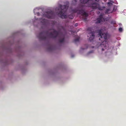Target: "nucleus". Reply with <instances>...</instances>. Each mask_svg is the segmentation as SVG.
<instances>
[{"instance_id":"obj_24","label":"nucleus","mask_w":126,"mask_h":126,"mask_svg":"<svg viewBox=\"0 0 126 126\" xmlns=\"http://www.w3.org/2000/svg\"><path fill=\"white\" fill-rule=\"evenodd\" d=\"M102 50H104V49H103V48H102Z\"/></svg>"},{"instance_id":"obj_16","label":"nucleus","mask_w":126,"mask_h":126,"mask_svg":"<svg viewBox=\"0 0 126 126\" xmlns=\"http://www.w3.org/2000/svg\"><path fill=\"white\" fill-rule=\"evenodd\" d=\"M69 17L70 18L72 19L73 18V17L72 15H71L69 16Z\"/></svg>"},{"instance_id":"obj_5","label":"nucleus","mask_w":126,"mask_h":126,"mask_svg":"<svg viewBox=\"0 0 126 126\" xmlns=\"http://www.w3.org/2000/svg\"><path fill=\"white\" fill-rule=\"evenodd\" d=\"M45 16L48 18L53 19L54 17V13L52 11L47 12Z\"/></svg>"},{"instance_id":"obj_8","label":"nucleus","mask_w":126,"mask_h":126,"mask_svg":"<svg viewBox=\"0 0 126 126\" xmlns=\"http://www.w3.org/2000/svg\"><path fill=\"white\" fill-rule=\"evenodd\" d=\"M104 20V18H103L102 16V15H100L99 17L96 19V24L99 23Z\"/></svg>"},{"instance_id":"obj_4","label":"nucleus","mask_w":126,"mask_h":126,"mask_svg":"<svg viewBox=\"0 0 126 126\" xmlns=\"http://www.w3.org/2000/svg\"><path fill=\"white\" fill-rule=\"evenodd\" d=\"M92 28H89L87 30L89 32V34L90 36L89 38V40L92 41L94 39V31H92Z\"/></svg>"},{"instance_id":"obj_14","label":"nucleus","mask_w":126,"mask_h":126,"mask_svg":"<svg viewBox=\"0 0 126 126\" xmlns=\"http://www.w3.org/2000/svg\"><path fill=\"white\" fill-rule=\"evenodd\" d=\"M79 37H78L77 38L75 39L74 40V42L75 43H76L77 42H78L79 41Z\"/></svg>"},{"instance_id":"obj_1","label":"nucleus","mask_w":126,"mask_h":126,"mask_svg":"<svg viewBox=\"0 0 126 126\" xmlns=\"http://www.w3.org/2000/svg\"><path fill=\"white\" fill-rule=\"evenodd\" d=\"M60 33V31H57L53 30V33L49 32L48 31H43L41 32L37 36L40 40H46L47 39L48 37L55 39L58 36Z\"/></svg>"},{"instance_id":"obj_17","label":"nucleus","mask_w":126,"mask_h":126,"mask_svg":"<svg viewBox=\"0 0 126 126\" xmlns=\"http://www.w3.org/2000/svg\"><path fill=\"white\" fill-rule=\"evenodd\" d=\"M119 30L120 32H122V28H119Z\"/></svg>"},{"instance_id":"obj_21","label":"nucleus","mask_w":126,"mask_h":126,"mask_svg":"<svg viewBox=\"0 0 126 126\" xmlns=\"http://www.w3.org/2000/svg\"><path fill=\"white\" fill-rule=\"evenodd\" d=\"M99 10H102V9H101V8H100V7L99 8Z\"/></svg>"},{"instance_id":"obj_20","label":"nucleus","mask_w":126,"mask_h":126,"mask_svg":"<svg viewBox=\"0 0 126 126\" xmlns=\"http://www.w3.org/2000/svg\"><path fill=\"white\" fill-rule=\"evenodd\" d=\"M78 26V23H76L75 24V27H77Z\"/></svg>"},{"instance_id":"obj_10","label":"nucleus","mask_w":126,"mask_h":126,"mask_svg":"<svg viewBox=\"0 0 126 126\" xmlns=\"http://www.w3.org/2000/svg\"><path fill=\"white\" fill-rule=\"evenodd\" d=\"M64 36H63L62 35L61 37L59 39V42L60 43H62L64 41Z\"/></svg>"},{"instance_id":"obj_22","label":"nucleus","mask_w":126,"mask_h":126,"mask_svg":"<svg viewBox=\"0 0 126 126\" xmlns=\"http://www.w3.org/2000/svg\"><path fill=\"white\" fill-rule=\"evenodd\" d=\"M39 13L38 12L37 13V15L38 16H39Z\"/></svg>"},{"instance_id":"obj_6","label":"nucleus","mask_w":126,"mask_h":126,"mask_svg":"<svg viewBox=\"0 0 126 126\" xmlns=\"http://www.w3.org/2000/svg\"><path fill=\"white\" fill-rule=\"evenodd\" d=\"M79 14L83 16H85L86 17L84 18V20L85 21L86 20L87 18L86 17H88V15L86 13L84 12V10L82 9L80 10L79 11Z\"/></svg>"},{"instance_id":"obj_18","label":"nucleus","mask_w":126,"mask_h":126,"mask_svg":"<svg viewBox=\"0 0 126 126\" xmlns=\"http://www.w3.org/2000/svg\"><path fill=\"white\" fill-rule=\"evenodd\" d=\"M107 4L109 5L112 4V3L111 2H108Z\"/></svg>"},{"instance_id":"obj_13","label":"nucleus","mask_w":126,"mask_h":126,"mask_svg":"<svg viewBox=\"0 0 126 126\" xmlns=\"http://www.w3.org/2000/svg\"><path fill=\"white\" fill-rule=\"evenodd\" d=\"M110 10V9H106L105 11V13L107 14H109V12Z\"/></svg>"},{"instance_id":"obj_11","label":"nucleus","mask_w":126,"mask_h":126,"mask_svg":"<svg viewBox=\"0 0 126 126\" xmlns=\"http://www.w3.org/2000/svg\"><path fill=\"white\" fill-rule=\"evenodd\" d=\"M41 22L44 24L45 25L47 22V20L45 19L41 18Z\"/></svg>"},{"instance_id":"obj_19","label":"nucleus","mask_w":126,"mask_h":126,"mask_svg":"<svg viewBox=\"0 0 126 126\" xmlns=\"http://www.w3.org/2000/svg\"><path fill=\"white\" fill-rule=\"evenodd\" d=\"M61 28L63 30H64V28L63 26H61Z\"/></svg>"},{"instance_id":"obj_7","label":"nucleus","mask_w":126,"mask_h":126,"mask_svg":"<svg viewBox=\"0 0 126 126\" xmlns=\"http://www.w3.org/2000/svg\"><path fill=\"white\" fill-rule=\"evenodd\" d=\"M98 5V4L96 2H94V3H90L88 6L89 7H91L92 8L94 9L97 8Z\"/></svg>"},{"instance_id":"obj_15","label":"nucleus","mask_w":126,"mask_h":126,"mask_svg":"<svg viewBox=\"0 0 126 126\" xmlns=\"http://www.w3.org/2000/svg\"><path fill=\"white\" fill-rule=\"evenodd\" d=\"M111 24L114 25L116 24L115 21H112L111 22Z\"/></svg>"},{"instance_id":"obj_23","label":"nucleus","mask_w":126,"mask_h":126,"mask_svg":"<svg viewBox=\"0 0 126 126\" xmlns=\"http://www.w3.org/2000/svg\"><path fill=\"white\" fill-rule=\"evenodd\" d=\"M95 0V1H99V0Z\"/></svg>"},{"instance_id":"obj_9","label":"nucleus","mask_w":126,"mask_h":126,"mask_svg":"<svg viewBox=\"0 0 126 126\" xmlns=\"http://www.w3.org/2000/svg\"><path fill=\"white\" fill-rule=\"evenodd\" d=\"M92 0H82L81 1V2L82 3L87 4V3L88 5L92 1Z\"/></svg>"},{"instance_id":"obj_12","label":"nucleus","mask_w":126,"mask_h":126,"mask_svg":"<svg viewBox=\"0 0 126 126\" xmlns=\"http://www.w3.org/2000/svg\"><path fill=\"white\" fill-rule=\"evenodd\" d=\"M53 49V47L52 45H50L48 48V50L49 51H51Z\"/></svg>"},{"instance_id":"obj_3","label":"nucleus","mask_w":126,"mask_h":126,"mask_svg":"<svg viewBox=\"0 0 126 126\" xmlns=\"http://www.w3.org/2000/svg\"><path fill=\"white\" fill-rule=\"evenodd\" d=\"M98 32L99 35L100 36V38H99V40L101 41L102 42L101 44L104 45V43H106L105 45H104L105 47L107 45H108L107 42L106 41L107 38V34L104 33H102V29L98 30Z\"/></svg>"},{"instance_id":"obj_2","label":"nucleus","mask_w":126,"mask_h":126,"mask_svg":"<svg viewBox=\"0 0 126 126\" xmlns=\"http://www.w3.org/2000/svg\"><path fill=\"white\" fill-rule=\"evenodd\" d=\"M68 7L65 5H60L59 7L58 8V14L62 18H66L67 16L65 15Z\"/></svg>"},{"instance_id":"obj_25","label":"nucleus","mask_w":126,"mask_h":126,"mask_svg":"<svg viewBox=\"0 0 126 126\" xmlns=\"http://www.w3.org/2000/svg\"><path fill=\"white\" fill-rule=\"evenodd\" d=\"M89 36V35H88V37Z\"/></svg>"}]
</instances>
